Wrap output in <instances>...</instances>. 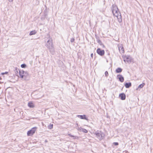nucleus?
<instances>
[{
    "label": "nucleus",
    "mask_w": 153,
    "mask_h": 153,
    "mask_svg": "<svg viewBox=\"0 0 153 153\" xmlns=\"http://www.w3.org/2000/svg\"><path fill=\"white\" fill-rule=\"evenodd\" d=\"M123 61L126 62H131L133 60L132 58L129 55L124 56H123Z\"/></svg>",
    "instance_id": "nucleus-3"
},
{
    "label": "nucleus",
    "mask_w": 153,
    "mask_h": 153,
    "mask_svg": "<svg viewBox=\"0 0 153 153\" xmlns=\"http://www.w3.org/2000/svg\"><path fill=\"white\" fill-rule=\"evenodd\" d=\"M145 84L144 83H143L142 84L138 86V88H142L145 85Z\"/></svg>",
    "instance_id": "nucleus-24"
},
{
    "label": "nucleus",
    "mask_w": 153,
    "mask_h": 153,
    "mask_svg": "<svg viewBox=\"0 0 153 153\" xmlns=\"http://www.w3.org/2000/svg\"><path fill=\"white\" fill-rule=\"evenodd\" d=\"M45 46L49 50L51 54L53 55L55 53V49L53 44L52 40L51 38H49Z\"/></svg>",
    "instance_id": "nucleus-1"
},
{
    "label": "nucleus",
    "mask_w": 153,
    "mask_h": 153,
    "mask_svg": "<svg viewBox=\"0 0 153 153\" xmlns=\"http://www.w3.org/2000/svg\"><path fill=\"white\" fill-rule=\"evenodd\" d=\"M77 117L79 118L85 120L87 121L88 120V119L87 117H86V115H78Z\"/></svg>",
    "instance_id": "nucleus-7"
},
{
    "label": "nucleus",
    "mask_w": 153,
    "mask_h": 153,
    "mask_svg": "<svg viewBox=\"0 0 153 153\" xmlns=\"http://www.w3.org/2000/svg\"><path fill=\"white\" fill-rule=\"evenodd\" d=\"M48 127L49 129H51L53 128V124L50 123L49 125L48 126Z\"/></svg>",
    "instance_id": "nucleus-25"
},
{
    "label": "nucleus",
    "mask_w": 153,
    "mask_h": 153,
    "mask_svg": "<svg viewBox=\"0 0 153 153\" xmlns=\"http://www.w3.org/2000/svg\"><path fill=\"white\" fill-rule=\"evenodd\" d=\"M113 144L114 146H117L119 145V143L118 142H114Z\"/></svg>",
    "instance_id": "nucleus-30"
},
{
    "label": "nucleus",
    "mask_w": 153,
    "mask_h": 153,
    "mask_svg": "<svg viewBox=\"0 0 153 153\" xmlns=\"http://www.w3.org/2000/svg\"><path fill=\"white\" fill-rule=\"evenodd\" d=\"M91 57L92 58L93 57V53H91Z\"/></svg>",
    "instance_id": "nucleus-33"
},
{
    "label": "nucleus",
    "mask_w": 153,
    "mask_h": 153,
    "mask_svg": "<svg viewBox=\"0 0 153 153\" xmlns=\"http://www.w3.org/2000/svg\"><path fill=\"white\" fill-rule=\"evenodd\" d=\"M97 42L100 45H103V44L100 40H98Z\"/></svg>",
    "instance_id": "nucleus-28"
},
{
    "label": "nucleus",
    "mask_w": 153,
    "mask_h": 153,
    "mask_svg": "<svg viewBox=\"0 0 153 153\" xmlns=\"http://www.w3.org/2000/svg\"><path fill=\"white\" fill-rule=\"evenodd\" d=\"M119 14L116 15L115 16H116L118 19V22L120 23L122 22V17L120 13H118Z\"/></svg>",
    "instance_id": "nucleus-6"
},
{
    "label": "nucleus",
    "mask_w": 153,
    "mask_h": 153,
    "mask_svg": "<svg viewBox=\"0 0 153 153\" xmlns=\"http://www.w3.org/2000/svg\"><path fill=\"white\" fill-rule=\"evenodd\" d=\"M8 73V72H3L1 73V75H4L5 74H7Z\"/></svg>",
    "instance_id": "nucleus-32"
},
{
    "label": "nucleus",
    "mask_w": 153,
    "mask_h": 153,
    "mask_svg": "<svg viewBox=\"0 0 153 153\" xmlns=\"http://www.w3.org/2000/svg\"><path fill=\"white\" fill-rule=\"evenodd\" d=\"M105 76L106 77H107V76H108V72L107 71H106L105 72Z\"/></svg>",
    "instance_id": "nucleus-29"
},
{
    "label": "nucleus",
    "mask_w": 153,
    "mask_h": 153,
    "mask_svg": "<svg viewBox=\"0 0 153 153\" xmlns=\"http://www.w3.org/2000/svg\"><path fill=\"white\" fill-rule=\"evenodd\" d=\"M95 37L97 41H98V40H100V37L98 36H97V35H95Z\"/></svg>",
    "instance_id": "nucleus-27"
},
{
    "label": "nucleus",
    "mask_w": 153,
    "mask_h": 153,
    "mask_svg": "<svg viewBox=\"0 0 153 153\" xmlns=\"http://www.w3.org/2000/svg\"><path fill=\"white\" fill-rule=\"evenodd\" d=\"M102 47H103V48H104V47H105V46H104V45L103 44V45H102Z\"/></svg>",
    "instance_id": "nucleus-35"
},
{
    "label": "nucleus",
    "mask_w": 153,
    "mask_h": 153,
    "mask_svg": "<svg viewBox=\"0 0 153 153\" xmlns=\"http://www.w3.org/2000/svg\"><path fill=\"white\" fill-rule=\"evenodd\" d=\"M48 12L47 8L45 9L44 11V15L45 16L47 17V16L48 15Z\"/></svg>",
    "instance_id": "nucleus-22"
},
{
    "label": "nucleus",
    "mask_w": 153,
    "mask_h": 153,
    "mask_svg": "<svg viewBox=\"0 0 153 153\" xmlns=\"http://www.w3.org/2000/svg\"><path fill=\"white\" fill-rule=\"evenodd\" d=\"M26 66H27L25 64H22L21 65V67H22V68H25L26 67Z\"/></svg>",
    "instance_id": "nucleus-26"
},
{
    "label": "nucleus",
    "mask_w": 153,
    "mask_h": 153,
    "mask_svg": "<svg viewBox=\"0 0 153 153\" xmlns=\"http://www.w3.org/2000/svg\"><path fill=\"white\" fill-rule=\"evenodd\" d=\"M120 53H123L124 52V48L123 46H120L118 47Z\"/></svg>",
    "instance_id": "nucleus-15"
},
{
    "label": "nucleus",
    "mask_w": 153,
    "mask_h": 153,
    "mask_svg": "<svg viewBox=\"0 0 153 153\" xmlns=\"http://www.w3.org/2000/svg\"><path fill=\"white\" fill-rule=\"evenodd\" d=\"M68 135L70 137H73V139L74 140L77 139L78 138V137L77 136L73 135H71V134H68Z\"/></svg>",
    "instance_id": "nucleus-17"
},
{
    "label": "nucleus",
    "mask_w": 153,
    "mask_h": 153,
    "mask_svg": "<svg viewBox=\"0 0 153 153\" xmlns=\"http://www.w3.org/2000/svg\"><path fill=\"white\" fill-rule=\"evenodd\" d=\"M45 142H48L47 140H45Z\"/></svg>",
    "instance_id": "nucleus-36"
},
{
    "label": "nucleus",
    "mask_w": 153,
    "mask_h": 153,
    "mask_svg": "<svg viewBox=\"0 0 153 153\" xmlns=\"http://www.w3.org/2000/svg\"><path fill=\"white\" fill-rule=\"evenodd\" d=\"M122 69L120 68H118L116 70V72L117 73H120L122 72Z\"/></svg>",
    "instance_id": "nucleus-18"
},
{
    "label": "nucleus",
    "mask_w": 153,
    "mask_h": 153,
    "mask_svg": "<svg viewBox=\"0 0 153 153\" xmlns=\"http://www.w3.org/2000/svg\"><path fill=\"white\" fill-rule=\"evenodd\" d=\"M94 134L100 140H102L105 136V134L101 131H96Z\"/></svg>",
    "instance_id": "nucleus-2"
},
{
    "label": "nucleus",
    "mask_w": 153,
    "mask_h": 153,
    "mask_svg": "<svg viewBox=\"0 0 153 153\" xmlns=\"http://www.w3.org/2000/svg\"><path fill=\"white\" fill-rule=\"evenodd\" d=\"M124 85L126 88H128L131 86V83L130 82H126L124 84Z\"/></svg>",
    "instance_id": "nucleus-14"
},
{
    "label": "nucleus",
    "mask_w": 153,
    "mask_h": 153,
    "mask_svg": "<svg viewBox=\"0 0 153 153\" xmlns=\"http://www.w3.org/2000/svg\"><path fill=\"white\" fill-rule=\"evenodd\" d=\"M79 129L80 131H82L84 133H87L88 132V131L86 129L80 128Z\"/></svg>",
    "instance_id": "nucleus-20"
},
{
    "label": "nucleus",
    "mask_w": 153,
    "mask_h": 153,
    "mask_svg": "<svg viewBox=\"0 0 153 153\" xmlns=\"http://www.w3.org/2000/svg\"><path fill=\"white\" fill-rule=\"evenodd\" d=\"M74 40H75L74 39V38H72L71 39L70 41L72 43V42H74Z\"/></svg>",
    "instance_id": "nucleus-31"
},
{
    "label": "nucleus",
    "mask_w": 153,
    "mask_h": 153,
    "mask_svg": "<svg viewBox=\"0 0 153 153\" xmlns=\"http://www.w3.org/2000/svg\"><path fill=\"white\" fill-rule=\"evenodd\" d=\"M24 80H26L28 79L27 78L29 76L28 74L27 71H24Z\"/></svg>",
    "instance_id": "nucleus-11"
},
{
    "label": "nucleus",
    "mask_w": 153,
    "mask_h": 153,
    "mask_svg": "<svg viewBox=\"0 0 153 153\" xmlns=\"http://www.w3.org/2000/svg\"><path fill=\"white\" fill-rule=\"evenodd\" d=\"M97 52L98 54L101 56H103L105 54L104 50H102L100 48H98L97 49Z\"/></svg>",
    "instance_id": "nucleus-5"
},
{
    "label": "nucleus",
    "mask_w": 153,
    "mask_h": 153,
    "mask_svg": "<svg viewBox=\"0 0 153 153\" xmlns=\"http://www.w3.org/2000/svg\"><path fill=\"white\" fill-rule=\"evenodd\" d=\"M28 105L29 107L30 108H33L34 107V105L33 103L31 102H28Z\"/></svg>",
    "instance_id": "nucleus-16"
},
{
    "label": "nucleus",
    "mask_w": 153,
    "mask_h": 153,
    "mask_svg": "<svg viewBox=\"0 0 153 153\" xmlns=\"http://www.w3.org/2000/svg\"><path fill=\"white\" fill-rule=\"evenodd\" d=\"M37 33L36 31V30H33L30 31L29 33V35L30 36H32L35 34Z\"/></svg>",
    "instance_id": "nucleus-19"
},
{
    "label": "nucleus",
    "mask_w": 153,
    "mask_h": 153,
    "mask_svg": "<svg viewBox=\"0 0 153 153\" xmlns=\"http://www.w3.org/2000/svg\"><path fill=\"white\" fill-rule=\"evenodd\" d=\"M119 97L122 100H124L126 99V96L125 94L124 93L120 94Z\"/></svg>",
    "instance_id": "nucleus-9"
},
{
    "label": "nucleus",
    "mask_w": 153,
    "mask_h": 153,
    "mask_svg": "<svg viewBox=\"0 0 153 153\" xmlns=\"http://www.w3.org/2000/svg\"><path fill=\"white\" fill-rule=\"evenodd\" d=\"M37 128L35 127L32 128L31 130L28 131L27 132V135L28 136H31L33 135L35 132Z\"/></svg>",
    "instance_id": "nucleus-4"
},
{
    "label": "nucleus",
    "mask_w": 153,
    "mask_h": 153,
    "mask_svg": "<svg viewBox=\"0 0 153 153\" xmlns=\"http://www.w3.org/2000/svg\"><path fill=\"white\" fill-rule=\"evenodd\" d=\"M10 2H11L13 1V0H8Z\"/></svg>",
    "instance_id": "nucleus-34"
},
{
    "label": "nucleus",
    "mask_w": 153,
    "mask_h": 153,
    "mask_svg": "<svg viewBox=\"0 0 153 153\" xmlns=\"http://www.w3.org/2000/svg\"><path fill=\"white\" fill-rule=\"evenodd\" d=\"M19 70L16 67L14 68V71L15 72V75L19 76Z\"/></svg>",
    "instance_id": "nucleus-10"
},
{
    "label": "nucleus",
    "mask_w": 153,
    "mask_h": 153,
    "mask_svg": "<svg viewBox=\"0 0 153 153\" xmlns=\"http://www.w3.org/2000/svg\"><path fill=\"white\" fill-rule=\"evenodd\" d=\"M117 78L119 79V80L121 82H123L124 81V77L121 75H118L117 76Z\"/></svg>",
    "instance_id": "nucleus-8"
},
{
    "label": "nucleus",
    "mask_w": 153,
    "mask_h": 153,
    "mask_svg": "<svg viewBox=\"0 0 153 153\" xmlns=\"http://www.w3.org/2000/svg\"><path fill=\"white\" fill-rule=\"evenodd\" d=\"M118 9L117 6L115 4H113L112 6L111 10L112 12H114L115 10H118Z\"/></svg>",
    "instance_id": "nucleus-12"
},
{
    "label": "nucleus",
    "mask_w": 153,
    "mask_h": 153,
    "mask_svg": "<svg viewBox=\"0 0 153 153\" xmlns=\"http://www.w3.org/2000/svg\"><path fill=\"white\" fill-rule=\"evenodd\" d=\"M46 19L47 20H49V19L47 17L45 16L42 15V17H41V19L42 20H44L45 19Z\"/></svg>",
    "instance_id": "nucleus-23"
},
{
    "label": "nucleus",
    "mask_w": 153,
    "mask_h": 153,
    "mask_svg": "<svg viewBox=\"0 0 153 153\" xmlns=\"http://www.w3.org/2000/svg\"><path fill=\"white\" fill-rule=\"evenodd\" d=\"M24 71L23 70L19 71V75H20V77L22 79L24 78Z\"/></svg>",
    "instance_id": "nucleus-13"
},
{
    "label": "nucleus",
    "mask_w": 153,
    "mask_h": 153,
    "mask_svg": "<svg viewBox=\"0 0 153 153\" xmlns=\"http://www.w3.org/2000/svg\"><path fill=\"white\" fill-rule=\"evenodd\" d=\"M114 16H116V15L119 14L118 13H120L119 11V9L118 10H115L114 11V12H112Z\"/></svg>",
    "instance_id": "nucleus-21"
}]
</instances>
